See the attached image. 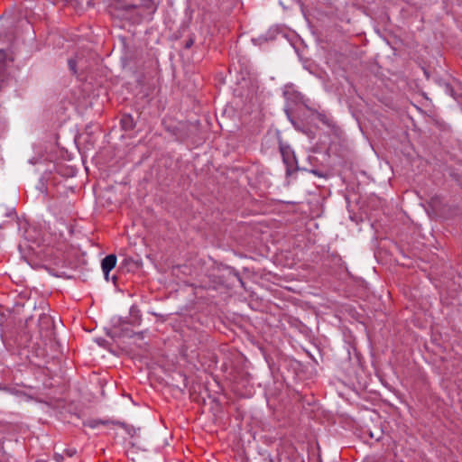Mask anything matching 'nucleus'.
Segmentation results:
<instances>
[{
    "instance_id": "f257e3e1",
    "label": "nucleus",
    "mask_w": 462,
    "mask_h": 462,
    "mask_svg": "<svg viewBox=\"0 0 462 462\" xmlns=\"http://www.w3.org/2000/svg\"><path fill=\"white\" fill-rule=\"evenodd\" d=\"M39 19L32 6L22 5L0 23V58L32 57L41 50L33 23Z\"/></svg>"
},
{
    "instance_id": "f03ea898",
    "label": "nucleus",
    "mask_w": 462,
    "mask_h": 462,
    "mask_svg": "<svg viewBox=\"0 0 462 462\" xmlns=\"http://www.w3.org/2000/svg\"><path fill=\"white\" fill-rule=\"evenodd\" d=\"M156 10L157 5L153 0H116L108 5L111 16L132 23H139L144 16L153 14Z\"/></svg>"
},
{
    "instance_id": "7ed1b4c3",
    "label": "nucleus",
    "mask_w": 462,
    "mask_h": 462,
    "mask_svg": "<svg viewBox=\"0 0 462 462\" xmlns=\"http://www.w3.org/2000/svg\"><path fill=\"white\" fill-rule=\"evenodd\" d=\"M52 319L51 316L47 314L41 315L39 319V328L40 333L42 336L48 337L50 336L52 329Z\"/></svg>"
},
{
    "instance_id": "20e7f679",
    "label": "nucleus",
    "mask_w": 462,
    "mask_h": 462,
    "mask_svg": "<svg viewBox=\"0 0 462 462\" xmlns=\"http://www.w3.org/2000/svg\"><path fill=\"white\" fill-rule=\"evenodd\" d=\"M116 264V256L115 254L106 255L101 262V268L105 274L106 280H108V274Z\"/></svg>"
},
{
    "instance_id": "39448f33",
    "label": "nucleus",
    "mask_w": 462,
    "mask_h": 462,
    "mask_svg": "<svg viewBox=\"0 0 462 462\" xmlns=\"http://www.w3.org/2000/svg\"><path fill=\"white\" fill-rule=\"evenodd\" d=\"M0 390L5 391L12 395L23 398L24 401L34 400V398L31 394L23 390L18 389L17 387L2 386L0 384Z\"/></svg>"
},
{
    "instance_id": "423d86ee",
    "label": "nucleus",
    "mask_w": 462,
    "mask_h": 462,
    "mask_svg": "<svg viewBox=\"0 0 462 462\" xmlns=\"http://www.w3.org/2000/svg\"><path fill=\"white\" fill-rule=\"evenodd\" d=\"M96 56H99L91 47L82 46L80 50H79L74 58H95Z\"/></svg>"
},
{
    "instance_id": "0eeeda50",
    "label": "nucleus",
    "mask_w": 462,
    "mask_h": 462,
    "mask_svg": "<svg viewBox=\"0 0 462 462\" xmlns=\"http://www.w3.org/2000/svg\"><path fill=\"white\" fill-rule=\"evenodd\" d=\"M72 5L75 9H84L91 5V0H63Z\"/></svg>"
},
{
    "instance_id": "6e6552de",
    "label": "nucleus",
    "mask_w": 462,
    "mask_h": 462,
    "mask_svg": "<svg viewBox=\"0 0 462 462\" xmlns=\"http://www.w3.org/2000/svg\"><path fill=\"white\" fill-rule=\"evenodd\" d=\"M65 39L58 33H51L47 37V42L49 45L57 44L58 46H63Z\"/></svg>"
},
{
    "instance_id": "1a4fd4ad",
    "label": "nucleus",
    "mask_w": 462,
    "mask_h": 462,
    "mask_svg": "<svg viewBox=\"0 0 462 462\" xmlns=\"http://www.w3.org/2000/svg\"><path fill=\"white\" fill-rule=\"evenodd\" d=\"M279 148H280V152L283 158V161L288 163V159L291 155V149L288 145H284L282 142H280V144H279Z\"/></svg>"
},
{
    "instance_id": "9d476101",
    "label": "nucleus",
    "mask_w": 462,
    "mask_h": 462,
    "mask_svg": "<svg viewBox=\"0 0 462 462\" xmlns=\"http://www.w3.org/2000/svg\"><path fill=\"white\" fill-rule=\"evenodd\" d=\"M120 42H121V44L125 50V58H128V56L131 54V51L129 50V46L127 45L126 43V39L125 38H120Z\"/></svg>"
},
{
    "instance_id": "9b49d317",
    "label": "nucleus",
    "mask_w": 462,
    "mask_h": 462,
    "mask_svg": "<svg viewBox=\"0 0 462 462\" xmlns=\"http://www.w3.org/2000/svg\"><path fill=\"white\" fill-rule=\"evenodd\" d=\"M318 119L322 122L323 124L327 125H330V120L329 118L324 115V114H319L318 115Z\"/></svg>"
},
{
    "instance_id": "f8f14e48",
    "label": "nucleus",
    "mask_w": 462,
    "mask_h": 462,
    "mask_svg": "<svg viewBox=\"0 0 462 462\" xmlns=\"http://www.w3.org/2000/svg\"><path fill=\"white\" fill-rule=\"evenodd\" d=\"M76 66H77L76 60H69V67L73 71V73L77 72Z\"/></svg>"
},
{
    "instance_id": "ddd939ff",
    "label": "nucleus",
    "mask_w": 462,
    "mask_h": 462,
    "mask_svg": "<svg viewBox=\"0 0 462 462\" xmlns=\"http://www.w3.org/2000/svg\"><path fill=\"white\" fill-rule=\"evenodd\" d=\"M194 43V39L192 37H189L188 40L185 41L184 48L189 49Z\"/></svg>"
},
{
    "instance_id": "4468645a",
    "label": "nucleus",
    "mask_w": 462,
    "mask_h": 462,
    "mask_svg": "<svg viewBox=\"0 0 462 462\" xmlns=\"http://www.w3.org/2000/svg\"><path fill=\"white\" fill-rule=\"evenodd\" d=\"M446 88H447V91H448V93L453 97L454 96L453 89L451 88L449 84L446 85Z\"/></svg>"
},
{
    "instance_id": "2eb2a0df",
    "label": "nucleus",
    "mask_w": 462,
    "mask_h": 462,
    "mask_svg": "<svg viewBox=\"0 0 462 462\" xmlns=\"http://www.w3.org/2000/svg\"><path fill=\"white\" fill-rule=\"evenodd\" d=\"M102 423L101 421H93V422H89L88 423V426L91 427V428H95L97 425Z\"/></svg>"
},
{
    "instance_id": "dca6fc26",
    "label": "nucleus",
    "mask_w": 462,
    "mask_h": 462,
    "mask_svg": "<svg viewBox=\"0 0 462 462\" xmlns=\"http://www.w3.org/2000/svg\"><path fill=\"white\" fill-rule=\"evenodd\" d=\"M55 458L58 462H60L62 459V457L60 455H55Z\"/></svg>"
},
{
    "instance_id": "f3484780",
    "label": "nucleus",
    "mask_w": 462,
    "mask_h": 462,
    "mask_svg": "<svg viewBox=\"0 0 462 462\" xmlns=\"http://www.w3.org/2000/svg\"><path fill=\"white\" fill-rule=\"evenodd\" d=\"M114 2H116V0H114Z\"/></svg>"
}]
</instances>
